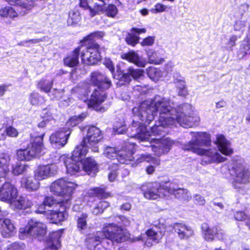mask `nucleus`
<instances>
[{
    "instance_id": "1",
    "label": "nucleus",
    "mask_w": 250,
    "mask_h": 250,
    "mask_svg": "<svg viewBox=\"0 0 250 250\" xmlns=\"http://www.w3.org/2000/svg\"><path fill=\"white\" fill-rule=\"evenodd\" d=\"M165 112L160 113V122L158 125L153 126L151 128L150 132L147 130L146 126L142 123L135 122L133 120L130 129L132 133L130 134L131 138H136L140 143H146L148 144H152L154 139H150L151 135H164V126H169L175 124V120L173 117H168L166 118L164 115Z\"/></svg>"
},
{
    "instance_id": "2",
    "label": "nucleus",
    "mask_w": 250,
    "mask_h": 250,
    "mask_svg": "<svg viewBox=\"0 0 250 250\" xmlns=\"http://www.w3.org/2000/svg\"><path fill=\"white\" fill-rule=\"evenodd\" d=\"M90 82L97 86V88L93 90L86 104L88 108H96L106 99L104 91L111 86V82L105 75L98 71L91 73Z\"/></svg>"
},
{
    "instance_id": "3",
    "label": "nucleus",
    "mask_w": 250,
    "mask_h": 250,
    "mask_svg": "<svg viewBox=\"0 0 250 250\" xmlns=\"http://www.w3.org/2000/svg\"><path fill=\"white\" fill-rule=\"evenodd\" d=\"M77 187L75 183L62 178L54 181L50 188L51 192L61 197V202L67 205H70L73 191Z\"/></svg>"
},
{
    "instance_id": "4",
    "label": "nucleus",
    "mask_w": 250,
    "mask_h": 250,
    "mask_svg": "<svg viewBox=\"0 0 250 250\" xmlns=\"http://www.w3.org/2000/svg\"><path fill=\"white\" fill-rule=\"evenodd\" d=\"M134 143L131 142L128 145L126 144L124 148L121 150L115 147L106 146L103 154L109 159L117 158L120 163L128 164L134 159Z\"/></svg>"
},
{
    "instance_id": "5",
    "label": "nucleus",
    "mask_w": 250,
    "mask_h": 250,
    "mask_svg": "<svg viewBox=\"0 0 250 250\" xmlns=\"http://www.w3.org/2000/svg\"><path fill=\"white\" fill-rule=\"evenodd\" d=\"M44 133L39 135H32L30 144L24 149H19L17 151V156L20 161H29L36 156L42 155L44 148L42 144Z\"/></svg>"
},
{
    "instance_id": "6",
    "label": "nucleus",
    "mask_w": 250,
    "mask_h": 250,
    "mask_svg": "<svg viewBox=\"0 0 250 250\" xmlns=\"http://www.w3.org/2000/svg\"><path fill=\"white\" fill-rule=\"evenodd\" d=\"M231 175L233 178V186L243 193L244 186L249 182L250 177V170L244 166L243 160H234Z\"/></svg>"
},
{
    "instance_id": "7",
    "label": "nucleus",
    "mask_w": 250,
    "mask_h": 250,
    "mask_svg": "<svg viewBox=\"0 0 250 250\" xmlns=\"http://www.w3.org/2000/svg\"><path fill=\"white\" fill-rule=\"evenodd\" d=\"M87 153L86 147L83 145L77 146L72 152V157L68 158L64 161L66 172L70 175H74L82 169V160Z\"/></svg>"
},
{
    "instance_id": "8",
    "label": "nucleus",
    "mask_w": 250,
    "mask_h": 250,
    "mask_svg": "<svg viewBox=\"0 0 250 250\" xmlns=\"http://www.w3.org/2000/svg\"><path fill=\"white\" fill-rule=\"evenodd\" d=\"M46 228L45 225L42 222L31 219L25 227L20 228L19 237L21 239H24L30 236L41 240L46 233Z\"/></svg>"
},
{
    "instance_id": "9",
    "label": "nucleus",
    "mask_w": 250,
    "mask_h": 250,
    "mask_svg": "<svg viewBox=\"0 0 250 250\" xmlns=\"http://www.w3.org/2000/svg\"><path fill=\"white\" fill-rule=\"evenodd\" d=\"M174 103L169 99L156 96L154 99H149L140 102L138 106L134 107L132 109H170L174 108Z\"/></svg>"
},
{
    "instance_id": "10",
    "label": "nucleus",
    "mask_w": 250,
    "mask_h": 250,
    "mask_svg": "<svg viewBox=\"0 0 250 250\" xmlns=\"http://www.w3.org/2000/svg\"><path fill=\"white\" fill-rule=\"evenodd\" d=\"M104 231L105 238L111 243H121L128 238V234L125 229L113 223L104 224Z\"/></svg>"
},
{
    "instance_id": "11",
    "label": "nucleus",
    "mask_w": 250,
    "mask_h": 250,
    "mask_svg": "<svg viewBox=\"0 0 250 250\" xmlns=\"http://www.w3.org/2000/svg\"><path fill=\"white\" fill-rule=\"evenodd\" d=\"M191 141L183 145L182 148L185 150L190 151L194 153V149H202L201 146H209L211 144L209 135L206 132H192Z\"/></svg>"
},
{
    "instance_id": "12",
    "label": "nucleus",
    "mask_w": 250,
    "mask_h": 250,
    "mask_svg": "<svg viewBox=\"0 0 250 250\" xmlns=\"http://www.w3.org/2000/svg\"><path fill=\"white\" fill-rule=\"evenodd\" d=\"M102 138L103 135L100 129L95 126H91L87 130L86 136L83 138L80 145L86 147L87 150V148L90 147L92 151L98 152L99 148L97 144Z\"/></svg>"
},
{
    "instance_id": "13",
    "label": "nucleus",
    "mask_w": 250,
    "mask_h": 250,
    "mask_svg": "<svg viewBox=\"0 0 250 250\" xmlns=\"http://www.w3.org/2000/svg\"><path fill=\"white\" fill-rule=\"evenodd\" d=\"M170 111L166 110V114H169ZM172 111L176 114L173 117L175 120V123L177 122L184 127H192L194 125H197L200 122V118L195 114L192 110H191L190 113H188V115L182 110Z\"/></svg>"
},
{
    "instance_id": "14",
    "label": "nucleus",
    "mask_w": 250,
    "mask_h": 250,
    "mask_svg": "<svg viewBox=\"0 0 250 250\" xmlns=\"http://www.w3.org/2000/svg\"><path fill=\"white\" fill-rule=\"evenodd\" d=\"M142 190L145 198L149 200L163 198L167 194V187L156 182L148 184L146 187L143 186Z\"/></svg>"
},
{
    "instance_id": "15",
    "label": "nucleus",
    "mask_w": 250,
    "mask_h": 250,
    "mask_svg": "<svg viewBox=\"0 0 250 250\" xmlns=\"http://www.w3.org/2000/svg\"><path fill=\"white\" fill-rule=\"evenodd\" d=\"M81 58L83 62L86 65H94L101 60L99 45L92 43L87 47L81 46Z\"/></svg>"
},
{
    "instance_id": "16",
    "label": "nucleus",
    "mask_w": 250,
    "mask_h": 250,
    "mask_svg": "<svg viewBox=\"0 0 250 250\" xmlns=\"http://www.w3.org/2000/svg\"><path fill=\"white\" fill-rule=\"evenodd\" d=\"M194 153L203 156L201 161L202 165L213 163H221L226 161L227 158L223 157L215 148L210 149H194Z\"/></svg>"
},
{
    "instance_id": "17",
    "label": "nucleus",
    "mask_w": 250,
    "mask_h": 250,
    "mask_svg": "<svg viewBox=\"0 0 250 250\" xmlns=\"http://www.w3.org/2000/svg\"><path fill=\"white\" fill-rule=\"evenodd\" d=\"M201 229L204 239L208 242H212L215 240H224L225 234L224 231L218 227L210 228L209 225L204 223L202 224Z\"/></svg>"
},
{
    "instance_id": "18",
    "label": "nucleus",
    "mask_w": 250,
    "mask_h": 250,
    "mask_svg": "<svg viewBox=\"0 0 250 250\" xmlns=\"http://www.w3.org/2000/svg\"><path fill=\"white\" fill-rule=\"evenodd\" d=\"M154 144L151 145L152 150L155 155L158 156L167 154L170 150L174 142L168 138L153 139ZM149 144H142V146H148Z\"/></svg>"
},
{
    "instance_id": "19",
    "label": "nucleus",
    "mask_w": 250,
    "mask_h": 250,
    "mask_svg": "<svg viewBox=\"0 0 250 250\" xmlns=\"http://www.w3.org/2000/svg\"><path fill=\"white\" fill-rule=\"evenodd\" d=\"M18 196V190L16 187L10 182L1 183L0 187V200L9 203Z\"/></svg>"
},
{
    "instance_id": "20",
    "label": "nucleus",
    "mask_w": 250,
    "mask_h": 250,
    "mask_svg": "<svg viewBox=\"0 0 250 250\" xmlns=\"http://www.w3.org/2000/svg\"><path fill=\"white\" fill-rule=\"evenodd\" d=\"M71 133L69 130L62 129L53 133L50 137V142L54 148L60 149L63 147Z\"/></svg>"
},
{
    "instance_id": "21",
    "label": "nucleus",
    "mask_w": 250,
    "mask_h": 250,
    "mask_svg": "<svg viewBox=\"0 0 250 250\" xmlns=\"http://www.w3.org/2000/svg\"><path fill=\"white\" fill-rule=\"evenodd\" d=\"M65 206L55 208L53 209L47 210L46 217L53 223L57 224L65 220L68 216Z\"/></svg>"
},
{
    "instance_id": "22",
    "label": "nucleus",
    "mask_w": 250,
    "mask_h": 250,
    "mask_svg": "<svg viewBox=\"0 0 250 250\" xmlns=\"http://www.w3.org/2000/svg\"><path fill=\"white\" fill-rule=\"evenodd\" d=\"M55 164L40 166L35 170L34 177L38 180H42L54 175L57 171Z\"/></svg>"
},
{
    "instance_id": "23",
    "label": "nucleus",
    "mask_w": 250,
    "mask_h": 250,
    "mask_svg": "<svg viewBox=\"0 0 250 250\" xmlns=\"http://www.w3.org/2000/svg\"><path fill=\"white\" fill-rule=\"evenodd\" d=\"M165 232V228L163 224H158L154 225L148 230L146 233L148 240H151L154 244H157L162 238Z\"/></svg>"
},
{
    "instance_id": "24",
    "label": "nucleus",
    "mask_w": 250,
    "mask_h": 250,
    "mask_svg": "<svg viewBox=\"0 0 250 250\" xmlns=\"http://www.w3.org/2000/svg\"><path fill=\"white\" fill-rule=\"evenodd\" d=\"M121 57L122 59L132 62L140 67H144L147 63L145 58L133 51L123 53Z\"/></svg>"
},
{
    "instance_id": "25",
    "label": "nucleus",
    "mask_w": 250,
    "mask_h": 250,
    "mask_svg": "<svg viewBox=\"0 0 250 250\" xmlns=\"http://www.w3.org/2000/svg\"><path fill=\"white\" fill-rule=\"evenodd\" d=\"M173 229L181 239H188L194 234L192 228L184 223H176L173 225Z\"/></svg>"
},
{
    "instance_id": "26",
    "label": "nucleus",
    "mask_w": 250,
    "mask_h": 250,
    "mask_svg": "<svg viewBox=\"0 0 250 250\" xmlns=\"http://www.w3.org/2000/svg\"><path fill=\"white\" fill-rule=\"evenodd\" d=\"M15 228L8 218L0 219V233L5 238H9L15 233Z\"/></svg>"
},
{
    "instance_id": "27",
    "label": "nucleus",
    "mask_w": 250,
    "mask_h": 250,
    "mask_svg": "<svg viewBox=\"0 0 250 250\" xmlns=\"http://www.w3.org/2000/svg\"><path fill=\"white\" fill-rule=\"evenodd\" d=\"M167 193L173 194L176 198L186 202L191 199V195L188 189L184 188H175L171 184L169 187H167Z\"/></svg>"
},
{
    "instance_id": "28",
    "label": "nucleus",
    "mask_w": 250,
    "mask_h": 250,
    "mask_svg": "<svg viewBox=\"0 0 250 250\" xmlns=\"http://www.w3.org/2000/svg\"><path fill=\"white\" fill-rule=\"evenodd\" d=\"M215 144L217 145L219 150L224 155L229 156L233 151L231 148L230 142L228 141L222 135L217 136Z\"/></svg>"
},
{
    "instance_id": "29",
    "label": "nucleus",
    "mask_w": 250,
    "mask_h": 250,
    "mask_svg": "<svg viewBox=\"0 0 250 250\" xmlns=\"http://www.w3.org/2000/svg\"><path fill=\"white\" fill-rule=\"evenodd\" d=\"M104 229L102 231H98L96 234H89L87 238L86 242L89 245V249L95 248L100 243H104L107 241L105 238Z\"/></svg>"
},
{
    "instance_id": "30",
    "label": "nucleus",
    "mask_w": 250,
    "mask_h": 250,
    "mask_svg": "<svg viewBox=\"0 0 250 250\" xmlns=\"http://www.w3.org/2000/svg\"><path fill=\"white\" fill-rule=\"evenodd\" d=\"M10 205L14 209H22L31 207L33 203L26 197L20 196L13 199Z\"/></svg>"
},
{
    "instance_id": "31",
    "label": "nucleus",
    "mask_w": 250,
    "mask_h": 250,
    "mask_svg": "<svg viewBox=\"0 0 250 250\" xmlns=\"http://www.w3.org/2000/svg\"><path fill=\"white\" fill-rule=\"evenodd\" d=\"M54 78L52 75H47L38 83L37 88L41 91L48 93L53 86Z\"/></svg>"
},
{
    "instance_id": "32",
    "label": "nucleus",
    "mask_w": 250,
    "mask_h": 250,
    "mask_svg": "<svg viewBox=\"0 0 250 250\" xmlns=\"http://www.w3.org/2000/svg\"><path fill=\"white\" fill-rule=\"evenodd\" d=\"M38 181L35 177L33 178L31 176H24L21 179V186L29 191L36 190L40 186Z\"/></svg>"
},
{
    "instance_id": "33",
    "label": "nucleus",
    "mask_w": 250,
    "mask_h": 250,
    "mask_svg": "<svg viewBox=\"0 0 250 250\" xmlns=\"http://www.w3.org/2000/svg\"><path fill=\"white\" fill-rule=\"evenodd\" d=\"M61 237V232L60 231L52 232L47 242V248L44 250H56L58 249L61 245L60 241Z\"/></svg>"
},
{
    "instance_id": "34",
    "label": "nucleus",
    "mask_w": 250,
    "mask_h": 250,
    "mask_svg": "<svg viewBox=\"0 0 250 250\" xmlns=\"http://www.w3.org/2000/svg\"><path fill=\"white\" fill-rule=\"evenodd\" d=\"M83 47H79L76 48L74 51L64 59V63L65 65L69 67H74L77 65L79 62V53H81Z\"/></svg>"
},
{
    "instance_id": "35",
    "label": "nucleus",
    "mask_w": 250,
    "mask_h": 250,
    "mask_svg": "<svg viewBox=\"0 0 250 250\" xmlns=\"http://www.w3.org/2000/svg\"><path fill=\"white\" fill-rule=\"evenodd\" d=\"M93 7L89 8L90 15L93 17L100 14L103 11V7L109 2V0H91Z\"/></svg>"
},
{
    "instance_id": "36",
    "label": "nucleus",
    "mask_w": 250,
    "mask_h": 250,
    "mask_svg": "<svg viewBox=\"0 0 250 250\" xmlns=\"http://www.w3.org/2000/svg\"><path fill=\"white\" fill-rule=\"evenodd\" d=\"M146 54L149 63L158 65L162 63L165 61L160 51L149 49L146 52Z\"/></svg>"
},
{
    "instance_id": "37",
    "label": "nucleus",
    "mask_w": 250,
    "mask_h": 250,
    "mask_svg": "<svg viewBox=\"0 0 250 250\" xmlns=\"http://www.w3.org/2000/svg\"><path fill=\"white\" fill-rule=\"evenodd\" d=\"M131 33H128L126 37L125 41L128 44L134 46L137 43L139 37L133 34H140L141 33H145L146 32V29L145 28L133 27L131 29Z\"/></svg>"
},
{
    "instance_id": "38",
    "label": "nucleus",
    "mask_w": 250,
    "mask_h": 250,
    "mask_svg": "<svg viewBox=\"0 0 250 250\" xmlns=\"http://www.w3.org/2000/svg\"><path fill=\"white\" fill-rule=\"evenodd\" d=\"M157 110H136L134 113L142 122L149 123L154 119Z\"/></svg>"
},
{
    "instance_id": "39",
    "label": "nucleus",
    "mask_w": 250,
    "mask_h": 250,
    "mask_svg": "<svg viewBox=\"0 0 250 250\" xmlns=\"http://www.w3.org/2000/svg\"><path fill=\"white\" fill-rule=\"evenodd\" d=\"M82 169L87 172L88 174L91 173H95L97 171V165L95 160L91 158H86L82 160Z\"/></svg>"
},
{
    "instance_id": "40",
    "label": "nucleus",
    "mask_w": 250,
    "mask_h": 250,
    "mask_svg": "<svg viewBox=\"0 0 250 250\" xmlns=\"http://www.w3.org/2000/svg\"><path fill=\"white\" fill-rule=\"evenodd\" d=\"M248 54H250V37L246 36L240 45L237 56L242 59Z\"/></svg>"
},
{
    "instance_id": "41",
    "label": "nucleus",
    "mask_w": 250,
    "mask_h": 250,
    "mask_svg": "<svg viewBox=\"0 0 250 250\" xmlns=\"http://www.w3.org/2000/svg\"><path fill=\"white\" fill-rule=\"evenodd\" d=\"M87 115V112H84L79 115H76L71 117L66 123V127L68 129L65 130H69L71 131L70 127L75 126L83 122Z\"/></svg>"
},
{
    "instance_id": "42",
    "label": "nucleus",
    "mask_w": 250,
    "mask_h": 250,
    "mask_svg": "<svg viewBox=\"0 0 250 250\" xmlns=\"http://www.w3.org/2000/svg\"><path fill=\"white\" fill-rule=\"evenodd\" d=\"M149 78L154 82H158L162 77V71L153 66H149L146 69Z\"/></svg>"
},
{
    "instance_id": "43",
    "label": "nucleus",
    "mask_w": 250,
    "mask_h": 250,
    "mask_svg": "<svg viewBox=\"0 0 250 250\" xmlns=\"http://www.w3.org/2000/svg\"><path fill=\"white\" fill-rule=\"evenodd\" d=\"M0 15L3 17L14 19L18 17L19 14L13 7L6 6L0 10Z\"/></svg>"
},
{
    "instance_id": "44",
    "label": "nucleus",
    "mask_w": 250,
    "mask_h": 250,
    "mask_svg": "<svg viewBox=\"0 0 250 250\" xmlns=\"http://www.w3.org/2000/svg\"><path fill=\"white\" fill-rule=\"evenodd\" d=\"M145 161L152 163L156 165H158L160 164V160L159 159L152 157L151 155L147 153L143 154L138 156L136 160V163L138 164Z\"/></svg>"
},
{
    "instance_id": "45",
    "label": "nucleus",
    "mask_w": 250,
    "mask_h": 250,
    "mask_svg": "<svg viewBox=\"0 0 250 250\" xmlns=\"http://www.w3.org/2000/svg\"><path fill=\"white\" fill-rule=\"evenodd\" d=\"M247 21L244 20H238L235 21L233 25L234 30L240 37L244 34L246 27Z\"/></svg>"
},
{
    "instance_id": "46",
    "label": "nucleus",
    "mask_w": 250,
    "mask_h": 250,
    "mask_svg": "<svg viewBox=\"0 0 250 250\" xmlns=\"http://www.w3.org/2000/svg\"><path fill=\"white\" fill-rule=\"evenodd\" d=\"M43 203L45 205V206L53 207V209L55 208L62 206H65V208H69L70 205H66V203L64 204H62L61 202V199H60L59 201H58L57 203H56L52 197H46Z\"/></svg>"
},
{
    "instance_id": "47",
    "label": "nucleus",
    "mask_w": 250,
    "mask_h": 250,
    "mask_svg": "<svg viewBox=\"0 0 250 250\" xmlns=\"http://www.w3.org/2000/svg\"><path fill=\"white\" fill-rule=\"evenodd\" d=\"M118 13L117 7L113 4H109L105 8L103 7V11L100 13L105 14L108 17L115 18Z\"/></svg>"
},
{
    "instance_id": "48",
    "label": "nucleus",
    "mask_w": 250,
    "mask_h": 250,
    "mask_svg": "<svg viewBox=\"0 0 250 250\" xmlns=\"http://www.w3.org/2000/svg\"><path fill=\"white\" fill-rule=\"evenodd\" d=\"M28 166L22 164L21 163H17L12 165V172L15 175H19L25 172L27 170Z\"/></svg>"
},
{
    "instance_id": "49",
    "label": "nucleus",
    "mask_w": 250,
    "mask_h": 250,
    "mask_svg": "<svg viewBox=\"0 0 250 250\" xmlns=\"http://www.w3.org/2000/svg\"><path fill=\"white\" fill-rule=\"evenodd\" d=\"M81 19L80 13L78 11L71 10L69 13L67 23L69 25L77 24Z\"/></svg>"
},
{
    "instance_id": "50",
    "label": "nucleus",
    "mask_w": 250,
    "mask_h": 250,
    "mask_svg": "<svg viewBox=\"0 0 250 250\" xmlns=\"http://www.w3.org/2000/svg\"><path fill=\"white\" fill-rule=\"evenodd\" d=\"M170 7L161 3H157L154 7L150 9V11L154 14L162 13L167 11Z\"/></svg>"
},
{
    "instance_id": "51",
    "label": "nucleus",
    "mask_w": 250,
    "mask_h": 250,
    "mask_svg": "<svg viewBox=\"0 0 250 250\" xmlns=\"http://www.w3.org/2000/svg\"><path fill=\"white\" fill-rule=\"evenodd\" d=\"M87 215L86 214H82L77 219V227L78 229L83 230L87 228L86 219Z\"/></svg>"
},
{
    "instance_id": "52",
    "label": "nucleus",
    "mask_w": 250,
    "mask_h": 250,
    "mask_svg": "<svg viewBox=\"0 0 250 250\" xmlns=\"http://www.w3.org/2000/svg\"><path fill=\"white\" fill-rule=\"evenodd\" d=\"M241 38L240 36L238 35H231L228 42H226V47L228 49L232 50L233 47H234L236 43V42L238 40V39Z\"/></svg>"
},
{
    "instance_id": "53",
    "label": "nucleus",
    "mask_w": 250,
    "mask_h": 250,
    "mask_svg": "<svg viewBox=\"0 0 250 250\" xmlns=\"http://www.w3.org/2000/svg\"><path fill=\"white\" fill-rule=\"evenodd\" d=\"M7 250H26L25 244L22 242H14L9 245Z\"/></svg>"
},
{
    "instance_id": "54",
    "label": "nucleus",
    "mask_w": 250,
    "mask_h": 250,
    "mask_svg": "<svg viewBox=\"0 0 250 250\" xmlns=\"http://www.w3.org/2000/svg\"><path fill=\"white\" fill-rule=\"evenodd\" d=\"M128 72L129 73L131 77L134 79H137L143 75L144 71L142 69H133L132 68H129L128 70Z\"/></svg>"
},
{
    "instance_id": "55",
    "label": "nucleus",
    "mask_w": 250,
    "mask_h": 250,
    "mask_svg": "<svg viewBox=\"0 0 250 250\" xmlns=\"http://www.w3.org/2000/svg\"><path fill=\"white\" fill-rule=\"evenodd\" d=\"M234 217L236 220L238 221H243L247 220V218H250V216L247 215L244 212L242 211H236L234 214Z\"/></svg>"
},
{
    "instance_id": "56",
    "label": "nucleus",
    "mask_w": 250,
    "mask_h": 250,
    "mask_svg": "<svg viewBox=\"0 0 250 250\" xmlns=\"http://www.w3.org/2000/svg\"><path fill=\"white\" fill-rule=\"evenodd\" d=\"M104 34L103 32L101 31H96L94 32L93 33H92L88 35L87 36L85 37L83 39V41L84 42H87L88 41L91 40V39L94 38H102L104 36Z\"/></svg>"
},
{
    "instance_id": "57",
    "label": "nucleus",
    "mask_w": 250,
    "mask_h": 250,
    "mask_svg": "<svg viewBox=\"0 0 250 250\" xmlns=\"http://www.w3.org/2000/svg\"><path fill=\"white\" fill-rule=\"evenodd\" d=\"M249 8L250 5L246 2H244L238 6L237 12L242 16L249 10Z\"/></svg>"
},
{
    "instance_id": "58",
    "label": "nucleus",
    "mask_w": 250,
    "mask_h": 250,
    "mask_svg": "<svg viewBox=\"0 0 250 250\" xmlns=\"http://www.w3.org/2000/svg\"><path fill=\"white\" fill-rule=\"evenodd\" d=\"M30 102L33 105H38L40 104V95L38 93L33 92L30 95Z\"/></svg>"
},
{
    "instance_id": "59",
    "label": "nucleus",
    "mask_w": 250,
    "mask_h": 250,
    "mask_svg": "<svg viewBox=\"0 0 250 250\" xmlns=\"http://www.w3.org/2000/svg\"><path fill=\"white\" fill-rule=\"evenodd\" d=\"M7 136L10 137H16L19 134L17 130L12 126H8L6 127Z\"/></svg>"
},
{
    "instance_id": "60",
    "label": "nucleus",
    "mask_w": 250,
    "mask_h": 250,
    "mask_svg": "<svg viewBox=\"0 0 250 250\" xmlns=\"http://www.w3.org/2000/svg\"><path fill=\"white\" fill-rule=\"evenodd\" d=\"M131 80V78L128 72L124 74L120 79V82L124 84L128 83Z\"/></svg>"
},
{
    "instance_id": "61",
    "label": "nucleus",
    "mask_w": 250,
    "mask_h": 250,
    "mask_svg": "<svg viewBox=\"0 0 250 250\" xmlns=\"http://www.w3.org/2000/svg\"><path fill=\"white\" fill-rule=\"evenodd\" d=\"M176 86L180 89V91L179 92V95H185L186 94V82L185 80L183 81V83L179 82L176 84H175Z\"/></svg>"
},
{
    "instance_id": "62",
    "label": "nucleus",
    "mask_w": 250,
    "mask_h": 250,
    "mask_svg": "<svg viewBox=\"0 0 250 250\" xmlns=\"http://www.w3.org/2000/svg\"><path fill=\"white\" fill-rule=\"evenodd\" d=\"M154 38L153 37H148L145 38L141 42L142 46H150L154 43Z\"/></svg>"
},
{
    "instance_id": "63",
    "label": "nucleus",
    "mask_w": 250,
    "mask_h": 250,
    "mask_svg": "<svg viewBox=\"0 0 250 250\" xmlns=\"http://www.w3.org/2000/svg\"><path fill=\"white\" fill-rule=\"evenodd\" d=\"M194 200L196 204L199 205H204L205 203L204 198L199 194H196L194 196Z\"/></svg>"
},
{
    "instance_id": "64",
    "label": "nucleus",
    "mask_w": 250,
    "mask_h": 250,
    "mask_svg": "<svg viewBox=\"0 0 250 250\" xmlns=\"http://www.w3.org/2000/svg\"><path fill=\"white\" fill-rule=\"evenodd\" d=\"M174 83L176 84L179 82L183 83V81H185V78L181 76V75L178 72H175L173 74Z\"/></svg>"
}]
</instances>
